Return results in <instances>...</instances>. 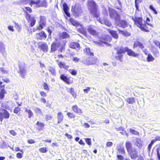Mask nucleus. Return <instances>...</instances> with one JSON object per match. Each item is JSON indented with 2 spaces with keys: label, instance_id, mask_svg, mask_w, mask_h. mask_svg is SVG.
<instances>
[{
  "label": "nucleus",
  "instance_id": "obj_1",
  "mask_svg": "<svg viewBox=\"0 0 160 160\" xmlns=\"http://www.w3.org/2000/svg\"><path fill=\"white\" fill-rule=\"evenodd\" d=\"M88 2L90 13L95 17H99L100 16V12L98 9V5L93 0H89Z\"/></svg>",
  "mask_w": 160,
  "mask_h": 160
},
{
  "label": "nucleus",
  "instance_id": "obj_2",
  "mask_svg": "<svg viewBox=\"0 0 160 160\" xmlns=\"http://www.w3.org/2000/svg\"><path fill=\"white\" fill-rule=\"evenodd\" d=\"M69 21L71 24L77 28V31L79 32L85 36H86L87 32L86 30L84 28L83 25L77 20L70 18Z\"/></svg>",
  "mask_w": 160,
  "mask_h": 160
},
{
  "label": "nucleus",
  "instance_id": "obj_3",
  "mask_svg": "<svg viewBox=\"0 0 160 160\" xmlns=\"http://www.w3.org/2000/svg\"><path fill=\"white\" fill-rule=\"evenodd\" d=\"M135 24L142 31L148 32L149 31L147 29L148 28L145 22L142 23V19L140 17H135L134 19L132 18Z\"/></svg>",
  "mask_w": 160,
  "mask_h": 160
},
{
  "label": "nucleus",
  "instance_id": "obj_4",
  "mask_svg": "<svg viewBox=\"0 0 160 160\" xmlns=\"http://www.w3.org/2000/svg\"><path fill=\"white\" fill-rule=\"evenodd\" d=\"M31 6L32 5H35L37 7H45L48 6L47 2L46 0L41 1L39 0H31L29 2Z\"/></svg>",
  "mask_w": 160,
  "mask_h": 160
},
{
  "label": "nucleus",
  "instance_id": "obj_5",
  "mask_svg": "<svg viewBox=\"0 0 160 160\" xmlns=\"http://www.w3.org/2000/svg\"><path fill=\"white\" fill-rule=\"evenodd\" d=\"M26 66L24 62H20L19 64V73L20 75L22 78H25L27 74V71L26 69Z\"/></svg>",
  "mask_w": 160,
  "mask_h": 160
},
{
  "label": "nucleus",
  "instance_id": "obj_6",
  "mask_svg": "<svg viewBox=\"0 0 160 160\" xmlns=\"http://www.w3.org/2000/svg\"><path fill=\"white\" fill-rule=\"evenodd\" d=\"M72 11L73 14L75 17L78 16L82 12V9L81 5L79 3H76L75 6H72Z\"/></svg>",
  "mask_w": 160,
  "mask_h": 160
},
{
  "label": "nucleus",
  "instance_id": "obj_7",
  "mask_svg": "<svg viewBox=\"0 0 160 160\" xmlns=\"http://www.w3.org/2000/svg\"><path fill=\"white\" fill-rule=\"evenodd\" d=\"M10 113L8 111L4 108L0 109V120L2 122L4 118L8 119L10 117Z\"/></svg>",
  "mask_w": 160,
  "mask_h": 160
},
{
  "label": "nucleus",
  "instance_id": "obj_8",
  "mask_svg": "<svg viewBox=\"0 0 160 160\" xmlns=\"http://www.w3.org/2000/svg\"><path fill=\"white\" fill-rule=\"evenodd\" d=\"M128 152V155L132 159H134L138 157V152L134 148H132Z\"/></svg>",
  "mask_w": 160,
  "mask_h": 160
},
{
  "label": "nucleus",
  "instance_id": "obj_9",
  "mask_svg": "<svg viewBox=\"0 0 160 160\" xmlns=\"http://www.w3.org/2000/svg\"><path fill=\"white\" fill-rule=\"evenodd\" d=\"M38 48L44 52H47L48 48L47 43L44 42H40L38 44Z\"/></svg>",
  "mask_w": 160,
  "mask_h": 160
},
{
  "label": "nucleus",
  "instance_id": "obj_10",
  "mask_svg": "<svg viewBox=\"0 0 160 160\" xmlns=\"http://www.w3.org/2000/svg\"><path fill=\"white\" fill-rule=\"evenodd\" d=\"M39 26L37 27L38 30H41L45 26L46 23V18L44 16L40 17V20L39 22Z\"/></svg>",
  "mask_w": 160,
  "mask_h": 160
},
{
  "label": "nucleus",
  "instance_id": "obj_11",
  "mask_svg": "<svg viewBox=\"0 0 160 160\" xmlns=\"http://www.w3.org/2000/svg\"><path fill=\"white\" fill-rule=\"evenodd\" d=\"M117 26L121 27L123 28L127 27L128 26L127 22L124 20H121L117 21V23H116Z\"/></svg>",
  "mask_w": 160,
  "mask_h": 160
},
{
  "label": "nucleus",
  "instance_id": "obj_12",
  "mask_svg": "<svg viewBox=\"0 0 160 160\" xmlns=\"http://www.w3.org/2000/svg\"><path fill=\"white\" fill-rule=\"evenodd\" d=\"M97 20L102 24H104L110 27L111 25V22L105 17L103 18V20L99 18L97 19Z\"/></svg>",
  "mask_w": 160,
  "mask_h": 160
},
{
  "label": "nucleus",
  "instance_id": "obj_13",
  "mask_svg": "<svg viewBox=\"0 0 160 160\" xmlns=\"http://www.w3.org/2000/svg\"><path fill=\"white\" fill-rule=\"evenodd\" d=\"M116 149L118 151V153H119V154H124L125 153L124 148L122 147V145L120 144H117Z\"/></svg>",
  "mask_w": 160,
  "mask_h": 160
},
{
  "label": "nucleus",
  "instance_id": "obj_14",
  "mask_svg": "<svg viewBox=\"0 0 160 160\" xmlns=\"http://www.w3.org/2000/svg\"><path fill=\"white\" fill-rule=\"evenodd\" d=\"M133 142L135 145L138 147L139 149H141L142 146V142L141 139L137 138L134 140Z\"/></svg>",
  "mask_w": 160,
  "mask_h": 160
},
{
  "label": "nucleus",
  "instance_id": "obj_15",
  "mask_svg": "<svg viewBox=\"0 0 160 160\" xmlns=\"http://www.w3.org/2000/svg\"><path fill=\"white\" fill-rule=\"evenodd\" d=\"M47 37V35L45 32L43 31L36 34V38L37 39L42 40V39H45Z\"/></svg>",
  "mask_w": 160,
  "mask_h": 160
},
{
  "label": "nucleus",
  "instance_id": "obj_16",
  "mask_svg": "<svg viewBox=\"0 0 160 160\" xmlns=\"http://www.w3.org/2000/svg\"><path fill=\"white\" fill-rule=\"evenodd\" d=\"M60 46V44L59 42H53L51 46V51L54 52Z\"/></svg>",
  "mask_w": 160,
  "mask_h": 160
},
{
  "label": "nucleus",
  "instance_id": "obj_17",
  "mask_svg": "<svg viewBox=\"0 0 160 160\" xmlns=\"http://www.w3.org/2000/svg\"><path fill=\"white\" fill-rule=\"evenodd\" d=\"M127 49L126 52H127V54L128 55L136 58H137L139 56V54L135 53L132 49H129L128 47H127Z\"/></svg>",
  "mask_w": 160,
  "mask_h": 160
},
{
  "label": "nucleus",
  "instance_id": "obj_18",
  "mask_svg": "<svg viewBox=\"0 0 160 160\" xmlns=\"http://www.w3.org/2000/svg\"><path fill=\"white\" fill-rule=\"evenodd\" d=\"M84 63L86 65L93 64L95 63V59L91 58H88L84 61Z\"/></svg>",
  "mask_w": 160,
  "mask_h": 160
},
{
  "label": "nucleus",
  "instance_id": "obj_19",
  "mask_svg": "<svg viewBox=\"0 0 160 160\" xmlns=\"http://www.w3.org/2000/svg\"><path fill=\"white\" fill-rule=\"evenodd\" d=\"M94 27L91 25H88L87 27L88 31L92 35H96V31L94 29Z\"/></svg>",
  "mask_w": 160,
  "mask_h": 160
},
{
  "label": "nucleus",
  "instance_id": "obj_20",
  "mask_svg": "<svg viewBox=\"0 0 160 160\" xmlns=\"http://www.w3.org/2000/svg\"><path fill=\"white\" fill-rule=\"evenodd\" d=\"M5 44L3 43L0 42V52L4 55H6V52L5 50Z\"/></svg>",
  "mask_w": 160,
  "mask_h": 160
},
{
  "label": "nucleus",
  "instance_id": "obj_21",
  "mask_svg": "<svg viewBox=\"0 0 160 160\" xmlns=\"http://www.w3.org/2000/svg\"><path fill=\"white\" fill-rule=\"evenodd\" d=\"M56 61L58 63V65L60 68L67 69L69 67L66 65L64 62L59 61L58 60H57Z\"/></svg>",
  "mask_w": 160,
  "mask_h": 160
},
{
  "label": "nucleus",
  "instance_id": "obj_22",
  "mask_svg": "<svg viewBox=\"0 0 160 160\" xmlns=\"http://www.w3.org/2000/svg\"><path fill=\"white\" fill-rule=\"evenodd\" d=\"M69 47L70 48L73 49L77 48V50L79 49L80 48L79 44L75 42H71L69 44Z\"/></svg>",
  "mask_w": 160,
  "mask_h": 160
},
{
  "label": "nucleus",
  "instance_id": "obj_23",
  "mask_svg": "<svg viewBox=\"0 0 160 160\" xmlns=\"http://www.w3.org/2000/svg\"><path fill=\"white\" fill-rule=\"evenodd\" d=\"M72 109L73 111L76 113H82V110L78 108L77 105H75L72 107Z\"/></svg>",
  "mask_w": 160,
  "mask_h": 160
},
{
  "label": "nucleus",
  "instance_id": "obj_24",
  "mask_svg": "<svg viewBox=\"0 0 160 160\" xmlns=\"http://www.w3.org/2000/svg\"><path fill=\"white\" fill-rule=\"evenodd\" d=\"M109 32L114 38L116 39L118 38V34L116 31L113 30H109Z\"/></svg>",
  "mask_w": 160,
  "mask_h": 160
},
{
  "label": "nucleus",
  "instance_id": "obj_25",
  "mask_svg": "<svg viewBox=\"0 0 160 160\" xmlns=\"http://www.w3.org/2000/svg\"><path fill=\"white\" fill-rule=\"evenodd\" d=\"M60 79L67 83L69 84V78L64 74H62L60 77Z\"/></svg>",
  "mask_w": 160,
  "mask_h": 160
},
{
  "label": "nucleus",
  "instance_id": "obj_26",
  "mask_svg": "<svg viewBox=\"0 0 160 160\" xmlns=\"http://www.w3.org/2000/svg\"><path fill=\"white\" fill-rule=\"evenodd\" d=\"M109 11L110 18L111 19H112L113 17H115L114 16L117 12L111 8H109Z\"/></svg>",
  "mask_w": 160,
  "mask_h": 160
},
{
  "label": "nucleus",
  "instance_id": "obj_27",
  "mask_svg": "<svg viewBox=\"0 0 160 160\" xmlns=\"http://www.w3.org/2000/svg\"><path fill=\"white\" fill-rule=\"evenodd\" d=\"M127 47H126L124 48H120L117 50V53L118 54H121L125 53L127 51Z\"/></svg>",
  "mask_w": 160,
  "mask_h": 160
},
{
  "label": "nucleus",
  "instance_id": "obj_28",
  "mask_svg": "<svg viewBox=\"0 0 160 160\" xmlns=\"http://www.w3.org/2000/svg\"><path fill=\"white\" fill-rule=\"evenodd\" d=\"M125 146L128 152L133 148L132 147L131 143L129 141H127L126 142Z\"/></svg>",
  "mask_w": 160,
  "mask_h": 160
},
{
  "label": "nucleus",
  "instance_id": "obj_29",
  "mask_svg": "<svg viewBox=\"0 0 160 160\" xmlns=\"http://www.w3.org/2000/svg\"><path fill=\"white\" fill-rule=\"evenodd\" d=\"M57 118L58 119V123H60L62 120L63 116L61 112L58 113Z\"/></svg>",
  "mask_w": 160,
  "mask_h": 160
},
{
  "label": "nucleus",
  "instance_id": "obj_30",
  "mask_svg": "<svg viewBox=\"0 0 160 160\" xmlns=\"http://www.w3.org/2000/svg\"><path fill=\"white\" fill-rule=\"evenodd\" d=\"M49 71L51 73V74L54 76L56 75V72L55 67H52L51 66L49 67L48 69Z\"/></svg>",
  "mask_w": 160,
  "mask_h": 160
},
{
  "label": "nucleus",
  "instance_id": "obj_31",
  "mask_svg": "<svg viewBox=\"0 0 160 160\" xmlns=\"http://www.w3.org/2000/svg\"><path fill=\"white\" fill-rule=\"evenodd\" d=\"M119 32L125 36H129L131 35L130 33L127 31H124L118 29Z\"/></svg>",
  "mask_w": 160,
  "mask_h": 160
},
{
  "label": "nucleus",
  "instance_id": "obj_32",
  "mask_svg": "<svg viewBox=\"0 0 160 160\" xmlns=\"http://www.w3.org/2000/svg\"><path fill=\"white\" fill-rule=\"evenodd\" d=\"M125 101L128 103L132 104L135 102V98H127Z\"/></svg>",
  "mask_w": 160,
  "mask_h": 160
},
{
  "label": "nucleus",
  "instance_id": "obj_33",
  "mask_svg": "<svg viewBox=\"0 0 160 160\" xmlns=\"http://www.w3.org/2000/svg\"><path fill=\"white\" fill-rule=\"evenodd\" d=\"M147 59L148 62L153 61L155 59L154 58L152 55L150 53H149L148 54Z\"/></svg>",
  "mask_w": 160,
  "mask_h": 160
},
{
  "label": "nucleus",
  "instance_id": "obj_34",
  "mask_svg": "<svg viewBox=\"0 0 160 160\" xmlns=\"http://www.w3.org/2000/svg\"><path fill=\"white\" fill-rule=\"evenodd\" d=\"M7 92L6 91L3 89V90H1L0 92V98L1 99H3L5 96L4 94H6Z\"/></svg>",
  "mask_w": 160,
  "mask_h": 160
},
{
  "label": "nucleus",
  "instance_id": "obj_35",
  "mask_svg": "<svg viewBox=\"0 0 160 160\" xmlns=\"http://www.w3.org/2000/svg\"><path fill=\"white\" fill-rule=\"evenodd\" d=\"M61 37L62 38L64 39L69 38L70 36L67 32H63L62 33Z\"/></svg>",
  "mask_w": 160,
  "mask_h": 160
},
{
  "label": "nucleus",
  "instance_id": "obj_36",
  "mask_svg": "<svg viewBox=\"0 0 160 160\" xmlns=\"http://www.w3.org/2000/svg\"><path fill=\"white\" fill-rule=\"evenodd\" d=\"M69 92L71 93V94L72 95V96L74 98H76L77 97V94L76 93H75L74 91L73 88H70V90L69 91Z\"/></svg>",
  "mask_w": 160,
  "mask_h": 160
},
{
  "label": "nucleus",
  "instance_id": "obj_37",
  "mask_svg": "<svg viewBox=\"0 0 160 160\" xmlns=\"http://www.w3.org/2000/svg\"><path fill=\"white\" fill-rule=\"evenodd\" d=\"M115 17L112 18V19H114L116 23H117V21H119L120 18V15L117 12L115 15Z\"/></svg>",
  "mask_w": 160,
  "mask_h": 160
},
{
  "label": "nucleus",
  "instance_id": "obj_38",
  "mask_svg": "<svg viewBox=\"0 0 160 160\" xmlns=\"http://www.w3.org/2000/svg\"><path fill=\"white\" fill-rule=\"evenodd\" d=\"M129 131L132 134L136 135H138L139 134V133L138 132L135 130L133 129L132 128H130L129 129Z\"/></svg>",
  "mask_w": 160,
  "mask_h": 160
},
{
  "label": "nucleus",
  "instance_id": "obj_39",
  "mask_svg": "<svg viewBox=\"0 0 160 160\" xmlns=\"http://www.w3.org/2000/svg\"><path fill=\"white\" fill-rule=\"evenodd\" d=\"M36 124L38 126H39L40 127V128H38V130H41L42 128L44 127L45 126V125L43 123H42L41 122H39V121H38L37 123V124Z\"/></svg>",
  "mask_w": 160,
  "mask_h": 160
},
{
  "label": "nucleus",
  "instance_id": "obj_40",
  "mask_svg": "<svg viewBox=\"0 0 160 160\" xmlns=\"http://www.w3.org/2000/svg\"><path fill=\"white\" fill-rule=\"evenodd\" d=\"M35 112L38 114L42 115V113L41 109L38 108H35L34 109Z\"/></svg>",
  "mask_w": 160,
  "mask_h": 160
},
{
  "label": "nucleus",
  "instance_id": "obj_41",
  "mask_svg": "<svg viewBox=\"0 0 160 160\" xmlns=\"http://www.w3.org/2000/svg\"><path fill=\"white\" fill-rule=\"evenodd\" d=\"M21 110L20 108L18 107H15L13 110V112L16 114H18Z\"/></svg>",
  "mask_w": 160,
  "mask_h": 160
},
{
  "label": "nucleus",
  "instance_id": "obj_42",
  "mask_svg": "<svg viewBox=\"0 0 160 160\" xmlns=\"http://www.w3.org/2000/svg\"><path fill=\"white\" fill-rule=\"evenodd\" d=\"M25 111L27 112L28 113V117L29 118H31L33 115V113L32 111L28 109H25Z\"/></svg>",
  "mask_w": 160,
  "mask_h": 160
},
{
  "label": "nucleus",
  "instance_id": "obj_43",
  "mask_svg": "<svg viewBox=\"0 0 160 160\" xmlns=\"http://www.w3.org/2000/svg\"><path fill=\"white\" fill-rule=\"evenodd\" d=\"M63 10L64 12H66V11H68L69 8L67 4L64 2L63 4Z\"/></svg>",
  "mask_w": 160,
  "mask_h": 160
},
{
  "label": "nucleus",
  "instance_id": "obj_44",
  "mask_svg": "<svg viewBox=\"0 0 160 160\" xmlns=\"http://www.w3.org/2000/svg\"><path fill=\"white\" fill-rule=\"evenodd\" d=\"M86 52L88 55L92 56L93 55V54L90 52V50L89 48H86Z\"/></svg>",
  "mask_w": 160,
  "mask_h": 160
},
{
  "label": "nucleus",
  "instance_id": "obj_45",
  "mask_svg": "<svg viewBox=\"0 0 160 160\" xmlns=\"http://www.w3.org/2000/svg\"><path fill=\"white\" fill-rule=\"evenodd\" d=\"M43 86L44 89L47 90L48 91L49 90V88L48 87V85L46 82H44L43 85Z\"/></svg>",
  "mask_w": 160,
  "mask_h": 160
},
{
  "label": "nucleus",
  "instance_id": "obj_46",
  "mask_svg": "<svg viewBox=\"0 0 160 160\" xmlns=\"http://www.w3.org/2000/svg\"><path fill=\"white\" fill-rule=\"evenodd\" d=\"M69 72L71 73L72 75H75L77 73V71L75 69H69Z\"/></svg>",
  "mask_w": 160,
  "mask_h": 160
},
{
  "label": "nucleus",
  "instance_id": "obj_47",
  "mask_svg": "<svg viewBox=\"0 0 160 160\" xmlns=\"http://www.w3.org/2000/svg\"><path fill=\"white\" fill-rule=\"evenodd\" d=\"M30 21H31L30 26L31 27H33L35 25L36 22V20L33 18H32L31 20Z\"/></svg>",
  "mask_w": 160,
  "mask_h": 160
},
{
  "label": "nucleus",
  "instance_id": "obj_48",
  "mask_svg": "<svg viewBox=\"0 0 160 160\" xmlns=\"http://www.w3.org/2000/svg\"><path fill=\"white\" fill-rule=\"evenodd\" d=\"M1 106L3 108L6 109H8L9 108V106L7 103H2L1 104Z\"/></svg>",
  "mask_w": 160,
  "mask_h": 160
},
{
  "label": "nucleus",
  "instance_id": "obj_49",
  "mask_svg": "<svg viewBox=\"0 0 160 160\" xmlns=\"http://www.w3.org/2000/svg\"><path fill=\"white\" fill-rule=\"evenodd\" d=\"M67 115L68 116L69 118H74L75 117V115L73 113L71 112H68L67 113Z\"/></svg>",
  "mask_w": 160,
  "mask_h": 160
},
{
  "label": "nucleus",
  "instance_id": "obj_50",
  "mask_svg": "<svg viewBox=\"0 0 160 160\" xmlns=\"http://www.w3.org/2000/svg\"><path fill=\"white\" fill-rule=\"evenodd\" d=\"M149 8L151 10H152L154 12L155 14H157L158 12L157 11L152 5H150L149 6Z\"/></svg>",
  "mask_w": 160,
  "mask_h": 160
},
{
  "label": "nucleus",
  "instance_id": "obj_51",
  "mask_svg": "<svg viewBox=\"0 0 160 160\" xmlns=\"http://www.w3.org/2000/svg\"><path fill=\"white\" fill-rule=\"evenodd\" d=\"M39 151L42 153H45L47 152V150L45 147H43L39 149Z\"/></svg>",
  "mask_w": 160,
  "mask_h": 160
},
{
  "label": "nucleus",
  "instance_id": "obj_52",
  "mask_svg": "<svg viewBox=\"0 0 160 160\" xmlns=\"http://www.w3.org/2000/svg\"><path fill=\"white\" fill-rule=\"evenodd\" d=\"M153 43L157 47H158L160 49V42L157 40H155L153 41Z\"/></svg>",
  "mask_w": 160,
  "mask_h": 160
},
{
  "label": "nucleus",
  "instance_id": "obj_53",
  "mask_svg": "<svg viewBox=\"0 0 160 160\" xmlns=\"http://www.w3.org/2000/svg\"><path fill=\"white\" fill-rule=\"evenodd\" d=\"M26 18L27 20L30 21L31 20L32 18H33L32 17H31L30 15L27 12H26Z\"/></svg>",
  "mask_w": 160,
  "mask_h": 160
},
{
  "label": "nucleus",
  "instance_id": "obj_54",
  "mask_svg": "<svg viewBox=\"0 0 160 160\" xmlns=\"http://www.w3.org/2000/svg\"><path fill=\"white\" fill-rule=\"evenodd\" d=\"M85 140L87 144H88L89 145H91V139L90 138H85Z\"/></svg>",
  "mask_w": 160,
  "mask_h": 160
},
{
  "label": "nucleus",
  "instance_id": "obj_55",
  "mask_svg": "<svg viewBox=\"0 0 160 160\" xmlns=\"http://www.w3.org/2000/svg\"><path fill=\"white\" fill-rule=\"evenodd\" d=\"M90 88L89 87H86V88L83 89V92L85 93H88L90 91Z\"/></svg>",
  "mask_w": 160,
  "mask_h": 160
},
{
  "label": "nucleus",
  "instance_id": "obj_56",
  "mask_svg": "<svg viewBox=\"0 0 160 160\" xmlns=\"http://www.w3.org/2000/svg\"><path fill=\"white\" fill-rule=\"evenodd\" d=\"M46 117V120L48 121L49 120H50L51 119L52 117L51 115L49 114H47L45 116Z\"/></svg>",
  "mask_w": 160,
  "mask_h": 160
},
{
  "label": "nucleus",
  "instance_id": "obj_57",
  "mask_svg": "<svg viewBox=\"0 0 160 160\" xmlns=\"http://www.w3.org/2000/svg\"><path fill=\"white\" fill-rule=\"evenodd\" d=\"M10 133L13 136H16L17 134V133L14 130H11L9 131Z\"/></svg>",
  "mask_w": 160,
  "mask_h": 160
},
{
  "label": "nucleus",
  "instance_id": "obj_58",
  "mask_svg": "<svg viewBox=\"0 0 160 160\" xmlns=\"http://www.w3.org/2000/svg\"><path fill=\"white\" fill-rule=\"evenodd\" d=\"M139 42L138 41L134 42L133 45V48H135L138 47Z\"/></svg>",
  "mask_w": 160,
  "mask_h": 160
},
{
  "label": "nucleus",
  "instance_id": "obj_59",
  "mask_svg": "<svg viewBox=\"0 0 160 160\" xmlns=\"http://www.w3.org/2000/svg\"><path fill=\"white\" fill-rule=\"evenodd\" d=\"M135 6L137 10H138V0H135Z\"/></svg>",
  "mask_w": 160,
  "mask_h": 160
},
{
  "label": "nucleus",
  "instance_id": "obj_60",
  "mask_svg": "<svg viewBox=\"0 0 160 160\" xmlns=\"http://www.w3.org/2000/svg\"><path fill=\"white\" fill-rule=\"evenodd\" d=\"M117 157L119 160H123L124 159V157L122 155H117Z\"/></svg>",
  "mask_w": 160,
  "mask_h": 160
},
{
  "label": "nucleus",
  "instance_id": "obj_61",
  "mask_svg": "<svg viewBox=\"0 0 160 160\" xmlns=\"http://www.w3.org/2000/svg\"><path fill=\"white\" fill-rule=\"evenodd\" d=\"M106 146L107 147H110L112 146L113 145V143L111 142H108L106 143Z\"/></svg>",
  "mask_w": 160,
  "mask_h": 160
},
{
  "label": "nucleus",
  "instance_id": "obj_62",
  "mask_svg": "<svg viewBox=\"0 0 160 160\" xmlns=\"http://www.w3.org/2000/svg\"><path fill=\"white\" fill-rule=\"evenodd\" d=\"M103 14L105 16H108V11L105 8L103 9Z\"/></svg>",
  "mask_w": 160,
  "mask_h": 160
},
{
  "label": "nucleus",
  "instance_id": "obj_63",
  "mask_svg": "<svg viewBox=\"0 0 160 160\" xmlns=\"http://www.w3.org/2000/svg\"><path fill=\"white\" fill-rule=\"evenodd\" d=\"M41 95L43 97H45L47 96L46 93L43 91H41L40 92Z\"/></svg>",
  "mask_w": 160,
  "mask_h": 160
},
{
  "label": "nucleus",
  "instance_id": "obj_64",
  "mask_svg": "<svg viewBox=\"0 0 160 160\" xmlns=\"http://www.w3.org/2000/svg\"><path fill=\"white\" fill-rule=\"evenodd\" d=\"M138 47L142 50L144 48V46L140 42H139Z\"/></svg>",
  "mask_w": 160,
  "mask_h": 160
}]
</instances>
